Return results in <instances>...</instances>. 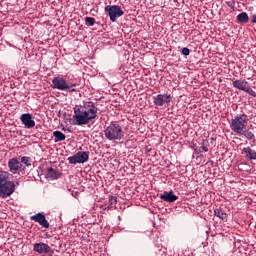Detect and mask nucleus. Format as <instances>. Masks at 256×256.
I'll return each instance as SVG.
<instances>
[{
  "label": "nucleus",
  "instance_id": "nucleus-1",
  "mask_svg": "<svg viewBox=\"0 0 256 256\" xmlns=\"http://www.w3.org/2000/svg\"><path fill=\"white\" fill-rule=\"evenodd\" d=\"M98 111L99 108L93 102H86L83 106H76L73 115L75 125H89L93 119H97Z\"/></svg>",
  "mask_w": 256,
  "mask_h": 256
},
{
  "label": "nucleus",
  "instance_id": "nucleus-2",
  "mask_svg": "<svg viewBox=\"0 0 256 256\" xmlns=\"http://www.w3.org/2000/svg\"><path fill=\"white\" fill-rule=\"evenodd\" d=\"M13 174L7 171H0V197L7 199L15 193V182L11 181Z\"/></svg>",
  "mask_w": 256,
  "mask_h": 256
},
{
  "label": "nucleus",
  "instance_id": "nucleus-3",
  "mask_svg": "<svg viewBox=\"0 0 256 256\" xmlns=\"http://www.w3.org/2000/svg\"><path fill=\"white\" fill-rule=\"evenodd\" d=\"M104 135L108 141H121L125 137L123 127L119 125V122L112 121L104 130Z\"/></svg>",
  "mask_w": 256,
  "mask_h": 256
},
{
  "label": "nucleus",
  "instance_id": "nucleus-4",
  "mask_svg": "<svg viewBox=\"0 0 256 256\" xmlns=\"http://www.w3.org/2000/svg\"><path fill=\"white\" fill-rule=\"evenodd\" d=\"M247 125H249V116L247 114H237L231 119L230 129L236 135H241L243 130L247 129Z\"/></svg>",
  "mask_w": 256,
  "mask_h": 256
},
{
  "label": "nucleus",
  "instance_id": "nucleus-5",
  "mask_svg": "<svg viewBox=\"0 0 256 256\" xmlns=\"http://www.w3.org/2000/svg\"><path fill=\"white\" fill-rule=\"evenodd\" d=\"M52 89H58V91H68V93H74L77 91V83H71L67 79L57 76L52 79Z\"/></svg>",
  "mask_w": 256,
  "mask_h": 256
},
{
  "label": "nucleus",
  "instance_id": "nucleus-6",
  "mask_svg": "<svg viewBox=\"0 0 256 256\" xmlns=\"http://www.w3.org/2000/svg\"><path fill=\"white\" fill-rule=\"evenodd\" d=\"M105 11L106 13H108L110 21H112V23H115V21H117L119 17H123V15H125V12L121 9V6L119 5H108L105 7Z\"/></svg>",
  "mask_w": 256,
  "mask_h": 256
},
{
  "label": "nucleus",
  "instance_id": "nucleus-7",
  "mask_svg": "<svg viewBox=\"0 0 256 256\" xmlns=\"http://www.w3.org/2000/svg\"><path fill=\"white\" fill-rule=\"evenodd\" d=\"M233 87L235 89H239V91H244L245 93H248V95H251V97H256V92L253 90L252 87L249 86V82L246 80H234L232 82Z\"/></svg>",
  "mask_w": 256,
  "mask_h": 256
},
{
  "label": "nucleus",
  "instance_id": "nucleus-8",
  "mask_svg": "<svg viewBox=\"0 0 256 256\" xmlns=\"http://www.w3.org/2000/svg\"><path fill=\"white\" fill-rule=\"evenodd\" d=\"M70 165H77V163H87L89 161V151H79L78 153L68 158Z\"/></svg>",
  "mask_w": 256,
  "mask_h": 256
},
{
  "label": "nucleus",
  "instance_id": "nucleus-9",
  "mask_svg": "<svg viewBox=\"0 0 256 256\" xmlns=\"http://www.w3.org/2000/svg\"><path fill=\"white\" fill-rule=\"evenodd\" d=\"M172 97L169 94H158L153 96V103L156 107H163V105H169Z\"/></svg>",
  "mask_w": 256,
  "mask_h": 256
},
{
  "label": "nucleus",
  "instance_id": "nucleus-10",
  "mask_svg": "<svg viewBox=\"0 0 256 256\" xmlns=\"http://www.w3.org/2000/svg\"><path fill=\"white\" fill-rule=\"evenodd\" d=\"M30 221H35V223H39V225H41V227L44 229H49V221H47V218L43 212H39L36 215L31 216Z\"/></svg>",
  "mask_w": 256,
  "mask_h": 256
},
{
  "label": "nucleus",
  "instance_id": "nucleus-11",
  "mask_svg": "<svg viewBox=\"0 0 256 256\" xmlns=\"http://www.w3.org/2000/svg\"><path fill=\"white\" fill-rule=\"evenodd\" d=\"M21 167H23V165L17 158H11L8 160V168L12 175H17V173L21 171Z\"/></svg>",
  "mask_w": 256,
  "mask_h": 256
},
{
  "label": "nucleus",
  "instance_id": "nucleus-12",
  "mask_svg": "<svg viewBox=\"0 0 256 256\" xmlns=\"http://www.w3.org/2000/svg\"><path fill=\"white\" fill-rule=\"evenodd\" d=\"M20 121L26 129H33V127H35V120H33V116L29 113L22 114L20 116Z\"/></svg>",
  "mask_w": 256,
  "mask_h": 256
},
{
  "label": "nucleus",
  "instance_id": "nucleus-13",
  "mask_svg": "<svg viewBox=\"0 0 256 256\" xmlns=\"http://www.w3.org/2000/svg\"><path fill=\"white\" fill-rule=\"evenodd\" d=\"M33 251L39 253L40 255H48V253L51 251V246L43 242L35 243L33 245Z\"/></svg>",
  "mask_w": 256,
  "mask_h": 256
},
{
  "label": "nucleus",
  "instance_id": "nucleus-14",
  "mask_svg": "<svg viewBox=\"0 0 256 256\" xmlns=\"http://www.w3.org/2000/svg\"><path fill=\"white\" fill-rule=\"evenodd\" d=\"M159 198L162 201H166V203H175V201H177V199H179V196L173 194V190H170L169 192L164 191L163 194L159 195Z\"/></svg>",
  "mask_w": 256,
  "mask_h": 256
},
{
  "label": "nucleus",
  "instance_id": "nucleus-15",
  "mask_svg": "<svg viewBox=\"0 0 256 256\" xmlns=\"http://www.w3.org/2000/svg\"><path fill=\"white\" fill-rule=\"evenodd\" d=\"M242 153L246 159H249V161L256 160V151L251 149V147L243 148Z\"/></svg>",
  "mask_w": 256,
  "mask_h": 256
},
{
  "label": "nucleus",
  "instance_id": "nucleus-16",
  "mask_svg": "<svg viewBox=\"0 0 256 256\" xmlns=\"http://www.w3.org/2000/svg\"><path fill=\"white\" fill-rule=\"evenodd\" d=\"M53 137H54V142L55 143H59L61 141H65V139H67V136H65V134H63V132L56 130L53 132Z\"/></svg>",
  "mask_w": 256,
  "mask_h": 256
},
{
  "label": "nucleus",
  "instance_id": "nucleus-17",
  "mask_svg": "<svg viewBox=\"0 0 256 256\" xmlns=\"http://www.w3.org/2000/svg\"><path fill=\"white\" fill-rule=\"evenodd\" d=\"M47 177L48 179L55 181V179H59L60 177L59 171L55 170L54 168H49L47 171Z\"/></svg>",
  "mask_w": 256,
  "mask_h": 256
},
{
  "label": "nucleus",
  "instance_id": "nucleus-18",
  "mask_svg": "<svg viewBox=\"0 0 256 256\" xmlns=\"http://www.w3.org/2000/svg\"><path fill=\"white\" fill-rule=\"evenodd\" d=\"M237 21L239 23H249V15L247 12H241L237 15Z\"/></svg>",
  "mask_w": 256,
  "mask_h": 256
},
{
  "label": "nucleus",
  "instance_id": "nucleus-19",
  "mask_svg": "<svg viewBox=\"0 0 256 256\" xmlns=\"http://www.w3.org/2000/svg\"><path fill=\"white\" fill-rule=\"evenodd\" d=\"M214 215L219 219H222V221H225V219H227V213L224 212V210L221 208L214 210Z\"/></svg>",
  "mask_w": 256,
  "mask_h": 256
},
{
  "label": "nucleus",
  "instance_id": "nucleus-20",
  "mask_svg": "<svg viewBox=\"0 0 256 256\" xmlns=\"http://www.w3.org/2000/svg\"><path fill=\"white\" fill-rule=\"evenodd\" d=\"M239 137L241 136H245L246 139H248L249 141H253V139H255V134H253V132L244 129L242 134H238Z\"/></svg>",
  "mask_w": 256,
  "mask_h": 256
},
{
  "label": "nucleus",
  "instance_id": "nucleus-21",
  "mask_svg": "<svg viewBox=\"0 0 256 256\" xmlns=\"http://www.w3.org/2000/svg\"><path fill=\"white\" fill-rule=\"evenodd\" d=\"M21 163H23L24 165H26V167H31V158L27 157V156H23L21 158Z\"/></svg>",
  "mask_w": 256,
  "mask_h": 256
},
{
  "label": "nucleus",
  "instance_id": "nucleus-22",
  "mask_svg": "<svg viewBox=\"0 0 256 256\" xmlns=\"http://www.w3.org/2000/svg\"><path fill=\"white\" fill-rule=\"evenodd\" d=\"M85 23H86V25H88V27H93V25H95V18L86 17L85 18Z\"/></svg>",
  "mask_w": 256,
  "mask_h": 256
},
{
  "label": "nucleus",
  "instance_id": "nucleus-23",
  "mask_svg": "<svg viewBox=\"0 0 256 256\" xmlns=\"http://www.w3.org/2000/svg\"><path fill=\"white\" fill-rule=\"evenodd\" d=\"M109 205L113 209V205H117V197L109 196Z\"/></svg>",
  "mask_w": 256,
  "mask_h": 256
},
{
  "label": "nucleus",
  "instance_id": "nucleus-24",
  "mask_svg": "<svg viewBox=\"0 0 256 256\" xmlns=\"http://www.w3.org/2000/svg\"><path fill=\"white\" fill-rule=\"evenodd\" d=\"M190 53H191V50H189V48L184 47L182 49V55L188 56V55H190Z\"/></svg>",
  "mask_w": 256,
  "mask_h": 256
},
{
  "label": "nucleus",
  "instance_id": "nucleus-25",
  "mask_svg": "<svg viewBox=\"0 0 256 256\" xmlns=\"http://www.w3.org/2000/svg\"><path fill=\"white\" fill-rule=\"evenodd\" d=\"M201 149H203V151H205V153H207V151H209V147L205 144V142H203L201 144Z\"/></svg>",
  "mask_w": 256,
  "mask_h": 256
},
{
  "label": "nucleus",
  "instance_id": "nucleus-26",
  "mask_svg": "<svg viewBox=\"0 0 256 256\" xmlns=\"http://www.w3.org/2000/svg\"><path fill=\"white\" fill-rule=\"evenodd\" d=\"M104 211H107V209H112L110 205L104 204L101 206Z\"/></svg>",
  "mask_w": 256,
  "mask_h": 256
},
{
  "label": "nucleus",
  "instance_id": "nucleus-27",
  "mask_svg": "<svg viewBox=\"0 0 256 256\" xmlns=\"http://www.w3.org/2000/svg\"><path fill=\"white\" fill-rule=\"evenodd\" d=\"M228 7H231L233 9V7H235V3H233V1H228L226 2Z\"/></svg>",
  "mask_w": 256,
  "mask_h": 256
},
{
  "label": "nucleus",
  "instance_id": "nucleus-28",
  "mask_svg": "<svg viewBox=\"0 0 256 256\" xmlns=\"http://www.w3.org/2000/svg\"><path fill=\"white\" fill-rule=\"evenodd\" d=\"M251 23H256V14H252Z\"/></svg>",
  "mask_w": 256,
  "mask_h": 256
},
{
  "label": "nucleus",
  "instance_id": "nucleus-29",
  "mask_svg": "<svg viewBox=\"0 0 256 256\" xmlns=\"http://www.w3.org/2000/svg\"><path fill=\"white\" fill-rule=\"evenodd\" d=\"M14 184H15V187H16L17 185H19V181L14 182Z\"/></svg>",
  "mask_w": 256,
  "mask_h": 256
},
{
  "label": "nucleus",
  "instance_id": "nucleus-30",
  "mask_svg": "<svg viewBox=\"0 0 256 256\" xmlns=\"http://www.w3.org/2000/svg\"><path fill=\"white\" fill-rule=\"evenodd\" d=\"M212 139V141H215V139H213V138H211Z\"/></svg>",
  "mask_w": 256,
  "mask_h": 256
}]
</instances>
